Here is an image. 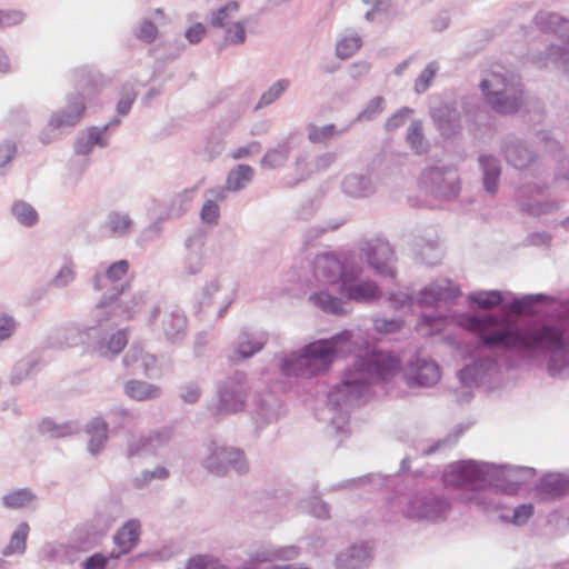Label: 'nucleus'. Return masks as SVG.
Listing matches in <instances>:
<instances>
[{
  "mask_svg": "<svg viewBox=\"0 0 569 569\" xmlns=\"http://www.w3.org/2000/svg\"><path fill=\"white\" fill-rule=\"evenodd\" d=\"M141 525L138 520L127 521L114 535L113 541L119 549L118 552H110V557L119 558L121 555L130 552L138 543Z\"/></svg>",
  "mask_w": 569,
  "mask_h": 569,
  "instance_id": "obj_27",
  "label": "nucleus"
},
{
  "mask_svg": "<svg viewBox=\"0 0 569 569\" xmlns=\"http://www.w3.org/2000/svg\"><path fill=\"white\" fill-rule=\"evenodd\" d=\"M11 212L14 218L26 227L34 226L39 218L34 208L30 203L21 200L12 204Z\"/></svg>",
  "mask_w": 569,
  "mask_h": 569,
  "instance_id": "obj_50",
  "label": "nucleus"
},
{
  "mask_svg": "<svg viewBox=\"0 0 569 569\" xmlns=\"http://www.w3.org/2000/svg\"><path fill=\"white\" fill-rule=\"evenodd\" d=\"M200 463L208 472L219 477L226 476L229 471L238 475L249 471V462L241 449L217 441L204 445Z\"/></svg>",
  "mask_w": 569,
  "mask_h": 569,
  "instance_id": "obj_12",
  "label": "nucleus"
},
{
  "mask_svg": "<svg viewBox=\"0 0 569 569\" xmlns=\"http://www.w3.org/2000/svg\"><path fill=\"white\" fill-rule=\"evenodd\" d=\"M119 126L120 120L114 118L102 127L89 128L86 132L78 136L74 142V152L80 156H88L92 151L93 146L107 147L109 143L107 133Z\"/></svg>",
  "mask_w": 569,
  "mask_h": 569,
  "instance_id": "obj_26",
  "label": "nucleus"
},
{
  "mask_svg": "<svg viewBox=\"0 0 569 569\" xmlns=\"http://www.w3.org/2000/svg\"><path fill=\"white\" fill-rule=\"evenodd\" d=\"M351 124H347L342 128H337L332 123L325 126H318L315 123H308L306 126L308 140L313 144H328L331 139L338 136H342L349 131Z\"/></svg>",
  "mask_w": 569,
  "mask_h": 569,
  "instance_id": "obj_36",
  "label": "nucleus"
},
{
  "mask_svg": "<svg viewBox=\"0 0 569 569\" xmlns=\"http://www.w3.org/2000/svg\"><path fill=\"white\" fill-rule=\"evenodd\" d=\"M254 169L249 164H238L227 176L226 183L231 192L244 189L253 179Z\"/></svg>",
  "mask_w": 569,
  "mask_h": 569,
  "instance_id": "obj_44",
  "label": "nucleus"
},
{
  "mask_svg": "<svg viewBox=\"0 0 569 569\" xmlns=\"http://www.w3.org/2000/svg\"><path fill=\"white\" fill-rule=\"evenodd\" d=\"M26 19V13L21 10L0 9V29L11 28L21 24Z\"/></svg>",
  "mask_w": 569,
  "mask_h": 569,
  "instance_id": "obj_63",
  "label": "nucleus"
},
{
  "mask_svg": "<svg viewBox=\"0 0 569 569\" xmlns=\"http://www.w3.org/2000/svg\"><path fill=\"white\" fill-rule=\"evenodd\" d=\"M439 70V64L436 61L429 62L426 68L421 71V73L418 76V78L415 81L413 90L416 93L421 94L426 92L437 74Z\"/></svg>",
  "mask_w": 569,
  "mask_h": 569,
  "instance_id": "obj_56",
  "label": "nucleus"
},
{
  "mask_svg": "<svg viewBox=\"0 0 569 569\" xmlns=\"http://www.w3.org/2000/svg\"><path fill=\"white\" fill-rule=\"evenodd\" d=\"M353 343L355 333L346 330L330 339L311 342L300 350L278 353V368L286 377H311L327 371L336 356L350 353Z\"/></svg>",
  "mask_w": 569,
  "mask_h": 569,
  "instance_id": "obj_4",
  "label": "nucleus"
},
{
  "mask_svg": "<svg viewBox=\"0 0 569 569\" xmlns=\"http://www.w3.org/2000/svg\"><path fill=\"white\" fill-rule=\"evenodd\" d=\"M371 559V548L368 543H356L337 557L339 569H363Z\"/></svg>",
  "mask_w": 569,
  "mask_h": 569,
  "instance_id": "obj_28",
  "label": "nucleus"
},
{
  "mask_svg": "<svg viewBox=\"0 0 569 569\" xmlns=\"http://www.w3.org/2000/svg\"><path fill=\"white\" fill-rule=\"evenodd\" d=\"M399 369V359L389 352L372 351L358 357L343 372L341 382L328 392L326 407L331 413V426L345 431L350 410L367 400L371 385L391 379Z\"/></svg>",
  "mask_w": 569,
  "mask_h": 569,
  "instance_id": "obj_2",
  "label": "nucleus"
},
{
  "mask_svg": "<svg viewBox=\"0 0 569 569\" xmlns=\"http://www.w3.org/2000/svg\"><path fill=\"white\" fill-rule=\"evenodd\" d=\"M134 221L129 213L122 211H110L103 222L102 229L108 232L111 238H124L132 233Z\"/></svg>",
  "mask_w": 569,
  "mask_h": 569,
  "instance_id": "obj_31",
  "label": "nucleus"
},
{
  "mask_svg": "<svg viewBox=\"0 0 569 569\" xmlns=\"http://www.w3.org/2000/svg\"><path fill=\"white\" fill-rule=\"evenodd\" d=\"M239 9L237 2H230L224 7L220 8L218 11L213 12L211 18V24L217 28H226L229 26L231 21V14L236 13Z\"/></svg>",
  "mask_w": 569,
  "mask_h": 569,
  "instance_id": "obj_60",
  "label": "nucleus"
},
{
  "mask_svg": "<svg viewBox=\"0 0 569 569\" xmlns=\"http://www.w3.org/2000/svg\"><path fill=\"white\" fill-rule=\"evenodd\" d=\"M107 328V323H97L91 313V320L89 322L70 323L63 329L64 343L68 347L84 343L91 338L92 331Z\"/></svg>",
  "mask_w": 569,
  "mask_h": 569,
  "instance_id": "obj_30",
  "label": "nucleus"
},
{
  "mask_svg": "<svg viewBox=\"0 0 569 569\" xmlns=\"http://www.w3.org/2000/svg\"><path fill=\"white\" fill-rule=\"evenodd\" d=\"M420 181L425 189L439 200L456 199L461 190V180L456 166H433L421 172Z\"/></svg>",
  "mask_w": 569,
  "mask_h": 569,
  "instance_id": "obj_13",
  "label": "nucleus"
},
{
  "mask_svg": "<svg viewBox=\"0 0 569 569\" xmlns=\"http://www.w3.org/2000/svg\"><path fill=\"white\" fill-rule=\"evenodd\" d=\"M478 163L481 171L482 186L486 192L495 194L501 176V164L492 154H480Z\"/></svg>",
  "mask_w": 569,
  "mask_h": 569,
  "instance_id": "obj_29",
  "label": "nucleus"
},
{
  "mask_svg": "<svg viewBox=\"0 0 569 569\" xmlns=\"http://www.w3.org/2000/svg\"><path fill=\"white\" fill-rule=\"evenodd\" d=\"M30 527L27 522H20L16 530L12 532L8 546L2 550L3 556H11L13 553L22 555L26 551L27 538Z\"/></svg>",
  "mask_w": 569,
  "mask_h": 569,
  "instance_id": "obj_45",
  "label": "nucleus"
},
{
  "mask_svg": "<svg viewBox=\"0 0 569 569\" xmlns=\"http://www.w3.org/2000/svg\"><path fill=\"white\" fill-rule=\"evenodd\" d=\"M128 343V336L126 330H118L112 333L108 339L99 340L94 349L104 358H112L119 355Z\"/></svg>",
  "mask_w": 569,
  "mask_h": 569,
  "instance_id": "obj_38",
  "label": "nucleus"
},
{
  "mask_svg": "<svg viewBox=\"0 0 569 569\" xmlns=\"http://www.w3.org/2000/svg\"><path fill=\"white\" fill-rule=\"evenodd\" d=\"M201 221L209 226H216L220 218V208L212 199H206L200 211Z\"/></svg>",
  "mask_w": 569,
  "mask_h": 569,
  "instance_id": "obj_61",
  "label": "nucleus"
},
{
  "mask_svg": "<svg viewBox=\"0 0 569 569\" xmlns=\"http://www.w3.org/2000/svg\"><path fill=\"white\" fill-rule=\"evenodd\" d=\"M146 302V293L137 292L134 293L130 300H126L122 296L118 298V303L121 306L117 308L114 312L110 313V316L104 320V323L108 325V328L117 325V320L120 317L131 318L136 311H138L143 303Z\"/></svg>",
  "mask_w": 569,
  "mask_h": 569,
  "instance_id": "obj_37",
  "label": "nucleus"
},
{
  "mask_svg": "<svg viewBox=\"0 0 569 569\" xmlns=\"http://www.w3.org/2000/svg\"><path fill=\"white\" fill-rule=\"evenodd\" d=\"M224 38L219 49L222 50L227 46H239L246 42L247 33L243 22H231L224 28Z\"/></svg>",
  "mask_w": 569,
  "mask_h": 569,
  "instance_id": "obj_51",
  "label": "nucleus"
},
{
  "mask_svg": "<svg viewBox=\"0 0 569 569\" xmlns=\"http://www.w3.org/2000/svg\"><path fill=\"white\" fill-rule=\"evenodd\" d=\"M169 477V471L164 467H157L154 470H143L132 480L137 489L146 488L153 479L163 480Z\"/></svg>",
  "mask_w": 569,
  "mask_h": 569,
  "instance_id": "obj_58",
  "label": "nucleus"
},
{
  "mask_svg": "<svg viewBox=\"0 0 569 569\" xmlns=\"http://www.w3.org/2000/svg\"><path fill=\"white\" fill-rule=\"evenodd\" d=\"M149 325L159 330L170 343L181 342L188 333V319L177 306L157 305L149 315Z\"/></svg>",
  "mask_w": 569,
  "mask_h": 569,
  "instance_id": "obj_14",
  "label": "nucleus"
},
{
  "mask_svg": "<svg viewBox=\"0 0 569 569\" xmlns=\"http://www.w3.org/2000/svg\"><path fill=\"white\" fill-rule=\"evenodd\" d=\"M403 376L409 387L429 388L440 380L441 373L433 360L416 357L406 366Z\"/></svg>",
  "mask_w": 569,
  "mask_h": 569,
  "instance_id": "obj_18",
  "label": "nucleus"
},
{
  "mask_svg": "<svg viewBox=\"0 0 569 569\" xmlns=\"http://www.w3.org/2000/svg\"><path fill=\"white\" fill-rule=\"evenodd\" d=\"M123 392L134 401H148L160 398L162 389L147 381L131 379L124 382Z\"/></svg>",
  "mask_w": 569,
  "mask_h": 569,
  "instance_id": "obj_34",
  "label": "nucleus"
},
{
  "mask_svg": "<svg viewBox=\"0 0 569 569\" xmlns=\"http://www.w3.org/2000/svg\"><path fill=\"white\" fill-rule=\"evenodd\" d=\"M430 118L441 137L450 139L461 131V114L455 101H441L430 108Z\"/></svg>",
  "mask_w": 569,
  "mask_h": 569,
  "instance_id": "obj_16",
  "label": "nucleus"
},
{
  "mask_svg": "<svg viewBox=\"0 0 569 569\" xmlns=\"http://www.w3.org/2000/svg\"><path fill=\"white\" fill-rule=\"evenodd\" d=\"M535 475L536 470L531 467L465 460L448 467L443 473V482L446 486L455 488L495 487L506 492H515Z\"/></svg>",
  "mask_w": 569,
  "mask_h": 569,
  "instance_id": "obj_3",
  "label": "nucleus"
},
{
  "mask_svg": "<svg viewBox=\"0 0 569 569\" xmlns=\"http://www.w3.org/2000/svg\"><path fill=\"white\" fill-rule=\"evenodd\" d=\"M461 295L460 289L449 279H439L420 290L417 303L430 307L438 302H452Z\"/></svg>",
  "mask_w": 569,
  "mask_h": 569,
  "instance_id": "obj_23",
  "label": "nucleus"
},
{
  "mask_svg": "<svg viewBox=\"0 0 569 569\" xmlns=\"http://www.w3.org/2000/svg\"><path fill=\"white\" fill-rule=\"evenodd\" d=\"M502 151L507 162L518 170L536 166V152L517 137H507L502 143Z\"/></svg>",
  "mask_w": 569,
  "mask_h": 569,
  "instance_id": "obj_25",
  "label": "nucleus"
},
{
  "mask_svg": "<svg viewBox=\"0 0 569 569\" xmlns=\"http://www.w3.org/2000/svg\"><path fill=\"white\" fill-rule=\"evenodd\" d=\"M362 266L357 261L347 262V273L340 283L337 297L326 290L310 295V302L322 311L336 316L347 315L350 310L348 301L368 303L381 295L377 283L362 276Z\"/></svg>",
  "mask_w": 569,
  "mask_h": 569,
  "instance_id": "obj_5",
  "label": "nucleus"
},
{
  "mask_svg": "<svg viewBox=\"0 0 569 569\" xmlns=\"http://www.w3.org/2000/svg\"><path fill=\"white\" fill-rule=\"evenodd\" d=\"M38 361L34 357H24L16 362L11 370L10 382L19 385L27 379L36 369Z\"/></svg>",
  "mask_w": 569,
  "mask_h": 569,
  "instance_id": "obj_49",
  "label": "nucleus"
},
{
  "mask_svg": "<svg viewBox=\"0 0 569 569\" xmlns=\"http://www.w3.org/2000/svg\"><path fill=\"white\" fill-rule=\"evenodd\" d=\"M361 47V38L355 33L341 38L336 46V53L340 59H348Z\"/></svg>",
  "mask_w": 569,
  "mask_h": 569,
  "instance_id": "obj_57",
  "label": "nucleus"
},
{
  "mask_svg": "<svg viewBox=\"0 0 569 569\" xmlns=\"http://www.w3.org/2000/svg\"><path fill=\"white\" fill-rule=\"evenodd\" d=\"M222 289V277L216 274L203 283L198 292V303L200 306H209L213 302L214 296Z\"/></svg>",
  "mask_w": 569,
  "mask_h": 569,
  "instance_id": "obj_48",
  "label": "nucleus"
},
{
  "mask_svg": "<svg viewBox=\"0 0 569 569\" xmlns=\"http://www.w3.org/2000/svg\"><path fill=\"white\" fill-rule=\"evenodd\" d=\"M340 187L351 199H368L379 191L381 180L375 172H352L343 177Z\"/></svg>",
  "mask_w": 569,
  "mask_h": 569,
  "instance_id": "obj_19",
  "label": "nucleus"
},
{
  "mask_svg": "<svg viewBox=\"0 0 569 569\" xmlns=\"http://www.w3.org/2000/svg\"><path fill=\"white\" fill-rule=\"evenodd\" d=\"M480 89L486 102L499 114H513L523 102V89L519 77L501 66L483 76Z\"/></svg>",
  "mask_w": 569,
  "mask_h": 569,
  "instance_id": "obj_9",
  "label": "nucleus"
},
{
  "mask_svg": "<svg viewBox=\"0 0 569 569\" xmlns=\"http://www.w3.org/2000/svg\"><path fill=\"white\" fill-rule=\"evenodd\" d=\"M546 187V183H526L519 187L516 192V199L520 209L532 216L547 214L557 210L559 208L557 202H541L536 198Z\"/></svg>",
  "mask_w": 569,
  "mask_h": 569,
  "instance_id": "obj_21",
  "label": "nucleus"
},
{
  "mask_svg": "<svg viewBox=\"0 0 569 569\" xmlns=\"http://www.w3.org/2000/svg\"><path fill=\"white\" fill-rule=\"evenodd\" d=\"M134 34L139 40L151 43L158 37V28L150 19H143L136 29Z\"/></svg>",
  "mask_w": 569,
  "mask_h": 569,
  "instance_id": "obj_62",
  "label": "nucleus"
},
{
  "mask_svg": "<svg viewBox=\"0 0 569 569\" xmlns=\"http://www.w3.org/2000/svg\"><path fill=\"white\" fill-rule=\"evenodd\" d=\"M390 508L410 521L436 525L448 519L452 500L441 490L421 489L393 498Z\"/></svg>",
  "mask_w": 569,
  "mask_h": 569,
  "instance_id": "obj_6",
  "label": "nucleus"
},
{
  "mask_svg": "<svg viewBox=\"0 0 569 569\" xmlns=\"http://www.w3.org/2000/svg\"><path fill=\"white\" fill-rule=\"evenodd\" d=\"M206 234L196 230L184 240L186 256L183 258L182 273L184 276L199 274L206 264Z\"/></svg>",
  "mask_w": 569,
  "mask_h": 569,
  "instance_id": "obj_22",
  "label": "nucleus"
},
{
  "mask_svg": "<svg viewBox=\"0 0 569 569\" xmlns=\"http://www.w3.org/2000/svg\"><path fill=\"white\" fill-rule=\"evenodd\" d=\"M251 392L248 375L234 371L217 383L216 401L209 406L216 418H224L244 411Z\"/></svg>",
  "mask_w": 569,
  "mask_h": 569,
  "instance_id": "obj_10",
  "label": "nucleus"
},
{
  "mask_svg": "<svg viewBox=\"0 0 569 569\" xmlns=\"http://www.w3.org/2000/svg\"><path fill=\"white\" fill-rule=\"evenodd\" d=\"M361 254L378 274L390 278L396 276L393 251L388 242L379 239L369 241L361 248Z\"/></svg>",
  "mask_w": 569,
  "mask_h": 569,
  "instance_id": "obj_15",
  "label": "nucleus"
},
{
  "mask_svg": "<svg viewBox=\"0 0 569 569\" xmlns=\"http://www.w3.org/2000/svg\"><path fill=\"white\" fill-rule=\"evenodd\" d=\"M448 316L422 313L417 325L422 335L440 331ZM475 333L487 349L512 351L529 362H547L550 377L569 376V300L543 293L526 295L502 305L499 312L451 317Z\"/></svg>",
  "mask_w": 569,
  "mask_h": 569,
  "instance_id": "obj_1",
  "label": "nucleus"
},
{
  "mask_svg": "<svg viewBox=\"0 0 569 569\" xmlns=\"http://www.w3.org/2000/svg\"><path fill=\"white\" fill-rule=\"evenodd\" d=\"M416 248L425 263L436 264L439 261V244L436 239L417 240Z\"/></svg>",
  "mask_w": 569,
  "mask_h": 569,
  "instance_id": "obj_53",
  "label": "nucleus"
},
{
  "mask_svg": "<svg viewBox=\"0 0 569 569\" xmlns=\"http://www.w3.org/2000/svg\"><path fill=\"white\" fill-rule=\"evenodd\" d=\"M353 259H339L336 254L327 252L318 254L313 261V273L322 284L340 286L347 273V262Z\"/></svg>",
  "mask_w": 569,
  "mask_h": 569,
  "instance_id": "obj_17",
  "label": "nucleus"
},
{
  "mask_svg": "<svg viewBox=\"0 0 569 569\" xmlns=\"http://www.w3.org/2000/svg\"><path fill=\"white\" fill-rule=\"evenodd\" d=\"M194 192L196 188H187L173 194L167 204L168 218H179L183 216L194 198Z\"/></svg>",
  "mask_w": 569,
  "mask_h": 569,
  "instance_id": "obj_43",
  "label": "nucleus"
},
{
  "mask_svg": "<svg viewBox=\"0 0 569 569\" xmlns=\"http://www.w3.org/2000/svg\"><path fill=\"white\" fill-rule=\"evenodd\" d=\"M282 403L272 393L257 396L251 417L257 429H262L268 425L277 422L281 417Z\"/></svg>",
  "mask_w": 569,
  "mask_h": 569,
  "instance_id": "obj_24",
  "label": "nucleus"
},
{
  "mask_svg": "<svg viewBox=\"0 0 569 569\" xmlns=\"http://www.w3.org/2000/svg\"><path fill=\"white\" fill-rule=\"evenodd\" d=\"M385 109V99L382 97L372 98L365 108L349 123L351 127L357 122H367L376 119Z\"/></svg>",
  "mask_w": 569,
  "mask_h": 569,
  "instance_id": "obj_52",
  "label": "nucleus"
},
{
  "mask_svg": "<svg viewBox=\"0 0 569 569\" xmlns=\"http://www.w3.org/2000/svg\"><path fill=\"white\" fill-rule=\"evenodd\" d=\"M36 500V495L28 488L10 491L2 497L3 506L9 509L26 508Z\"/></svg>",
  "mask_w": 569,
  "mask_h": 569,
  "instance_id": "obj_46",
  "label": "nucleus"
},
{
  "mask_svg": "<svg viewBox=\"0 0 569 569\" xmlns=\"http://www.w3.org/2000/svg\"><path fill=\"white\" fill-rule=\"evenodd\" d=\"M406 141L411 150L417 154H425L429 151L430 143L423 133L422 121L412 120L407 129Z\"/></svg>",
  "mask_w": 569,
  "mask_h": 569,
  "instance_id": "obj_42",
  "label": "nucleus"
},
{
  "mask_svg": "<svg viewBox=\"0 0 569 569\" xmlns=\"http://www.w3.org/2000/svg\"><path fill=\"white\" fill-rule=\"evenodd\" d=\"M186 569H228V567L211 555H196L188 559Z\"/></svg>",
  "mask_w": 569,
  "mask_h": 569,
  "instance_id": "obj_55",
  "label": "nucleus"
},
{
  "mask_svg": "<svg viewBox=\"0 0 569 569\" xmlns=\"http://www.w3.org/2000/svg\"><path fill=\"white\" fill-rule=\"evenodd\" d=\"M18 329V321L10 315L0 312V342L9 340Z\"/></svg>",
  "mask_w": 569,
  "mask_h": 569,
  "instance_id": "obj_64",
  "label": "nucleus"
},
{
  "mask_svg": "<svg viewBox=\"0 0 569 569\" xmlns=\"http://www.w3.org/2000/svg\"><path fill=\"white\" fill-rule=\"evenodd\" d=\"M77 278V264L70 257H64L62 264L48 282L51 289H64Z\"/></svg>",
  "mask_w": 569,
  "mask_h": 569,
  "instance_id": "obj_41",
  "label": "nucleus"
},
{
  "mask_svg": "<svg viewBox=\"0 0 569 569\" xmlns=\"http://www.w3.org/2000/svg\"><path fill=\"white\" fill-rule=\"evenodd\" d=\"M535 24L545 32H552L565 42V46L551 44L545 54L533 58L539 67L555 64L569 76V20L549 11H539L533 18Z\"/></svg>",
  "mask_w": 569,
  "mask_h": 569,
  "instance_id": "obj_11",
  "label": "nucleus"
},
{
  "mask_svg": "<svg viewBox=\"0 0 569 569\" xmlns=\"http://www.w3.org/2000/svg\"><path fill=\"white\" fill-rule=\"evenodd\" d=\"M39 430L52 438H62L80 432L81 426L77 421H63L59 423L50 418H46L40 422Z\"/></svg>",
  "mask_w": 569,
  "mask_h": 569,
  "instance_id": "obj_39",
  "label": "nucleus"
},
{
  "mask_svg": "<svg viewBox=\"0 0 569 569\" xmlns=\"http://www.w3.org/2000/svg\"><path fill=\"white\" fill-rule=\"evenodd\" d=\"M300 508L306 512L317 517V518H328L329 516V507L326 502H323L318 497H312L310 499H305L300 501Z\"/></svg>",
  "mask_w": 569,
  "mask_h": 569,
  "instance_id": "obj_59",
  "label": "nucleus"
},
{
  "mask_svg": "<svg viewBox=\"0 0 569 569\" xmlns=\"http://www.w3.org/2000/svg\"><path fill=\"white\" fill-rule=\"evenodd\" d=\"M537 490L546 497H559L569 491V479L561 475H547L540 479Z\"/></svg>",
  "mask_w": 569,
  "mask_h": 569,
  "instance_id": "obj_40",
  "label": "nucleus"
},
{
  "mask_svg": "<svg viewBox=\"0 0 569 569\" xmlns=\"http://www.w3.org/2000/svg\"><path fill=\"white\" fill-rule=\"evenodd\" d=\"M72 76L77 88L83 92L77 91L68 94L66 106L51 114L49 131H42L39 136L43 143H50L56 139L51 131L78 124L86 111V100L97 93L98 74L93 70L87 67L77 68Z\"/></svg>",
  "mask_w": 569,
  "mask_h": 569,
  "instance_id": "obj_7",
  "label": "nucleus"
},
{
  "mask_svg": "<svg viewBox=\"0 0 569 569\" xmlns=\"http://www.w3.org/2000/svg\"><path fill=\"white\" fill-rule=\"evenodd\" d=\"M293 137L295 134L290 133L276 147L268 149L260 161L261 167L264 169H276L282 167L287 162L289 154L293 149Z\"/></svg>",
  "mask_w": 569,
  "mask_h": 569,
  "instance_id": "obj_33",
  "label": "nucleus"
},
{
  "mask_svg": "<svg viewBox=\"0 0 569 569\" xmlns=\"http://www.w3.org/2000/svg\"><path fill=\"white\" fill-rule=\"evenodd\" d=\"M266 333L241 331L229 348L227 358L231 363H239L259 353L267 345Z\"/></svg>",
  "mask_w": 569,
  "mask_h": 569,
  "instance_id": "obj_20",
  "label": "nucleus"
},
{
  "mask_svg": "<svg viewBox=\"0 0 569 569\" xmlns=\"http://www.w3.org/2000/svg\"><path fill=\"white\" fill-rule=\"evenodd\" d=\"M89 435L88 450L92 456L99 455L108 440V423L100 417H96L86 426Z\"/></svg>",
  "mask_w": 569,
  "mask_h": 569,
  "instance_id": "obj_35",
  "label": "nucleus"
},
{
  "mask_svg": "<svg viewBox=\"0 0 569 569\" xmlns=\"http://www.w3.org/2000/svg\"><path fill=\"white\" fill-rule=\"evenodd\" d=\"M290 81L288 79H279L273 82L260 97L256 109L267 107L274 102L281 94L289 88Z\"/></svg>",
  "mask_w": 569,
  "mask_h": 569,
  "instance_id": "obj_54",
  "label": "nucleus"
},
{
  "mask_svg": "<svg viewBox=\"0 0 569 569\" xmlns=\"http://www.w3.org/2000/svg\"><path fill=\"white\" fill-rule=\"evenodd\" d=\"M503 301V293L498 290L478 291L469 296L470 305L477 306L480 309H490L501 305Z\"/></svg>",
  "mask_w": 569,
  "mask_h": 569,
  "instance_id": "obj_47",
  "label": "nucleus"
},
{
  "mask_svg": "<svg viewBox=\"0 0 569 569\" xmlns=\"http://www.w3.org/2000/svg\"><path fill=\"white\" fill-rule=\"evenodd\" d=\"M129 262L126 259L118 260L110 264L101 263L92 274L90 282L94 291L101 292V297L92 315L97 323H104V320L121 306L118 298L123 296L129 288V282L123 281L128 271Z\"/></svg>",
  "mask_w": 569,
  "mask_h": 569,
  "instance_id": "obj_8",
  "label": "nucleus"
},
{
  "mask_svg": "<svg viewBox=\"0 0 569 569\" xmlns=\"http://www.w3.org/2000/svg\"><path fill=\"white\" fill-rule=\"evenodd\" d=\"M298 556V549L293 546L273 547L260 546L250 551L249 560L252 563L270 562L273 560H291Z\"/></svg>",
  "mask_w": 569,
  "mask_h": 569,
  "instance_id": "obj_32",
  "label": "nucleus"
}]
</instances>
